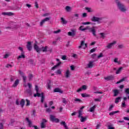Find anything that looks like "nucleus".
Here are the masks:
<instances>
[{"mask_svg": "<svg viewBox=\"0 0 129 129\" xmlns=\"http://www.w3.org/2000/svg\"><path fill=\"white\" fill-rule=\"evenodd\" d=\"M81 96L82 97H90V95L86 93L82 94Z\"/></svg>", "mask_w": 129, "mask_h": 129, "instance_id": "nucleus-28", "label": "nucleus"}, {"mask_svg": "<svg viewBox=\"0 0 129 129\" xmlns=\"http://www.w3.org/2000/svg\"><path fill=\"white\" fill-rule=\"evenodd\" d=\"M53 103H54V102L53 101H51L49 102L48 105H49V106H51V105H53Z\"/></svg>", "mask_w": 129, "mask_h": 129, "instance_id": "nucleus-57", "label": "nucleus"}, {"mask_svg": "<svg viewBox=\"0 0 129 129\" xmlns=\"http://www.w3.org/2000/svg\"><path fill=\"white\" fill-rule=\"evenodd\" d=\"M25 87H27V86H28L29 89L26 90V92H27L28 94H29V95H32V90H31V88H32V84L28 83L27 85H24Z\"/></svg>", "mask_w": 129, "mask_h": 129, "instance_id": "nucleus-7", "label": "nucleus"}, {"mask_svg": "<svg viewBox=\"0 0 129 129\" xmlns=\"http://www.w3.org/2000/svg\"><path fill=\"white\" fill-rule=\"evenodd\" d=\"M66 58H67V56H66V55H62L61 56V59L62 60H66Z\"/></svg>", "mask_w": 129, "mask_h": 129, "instance_id": "nucleus-48", "label": "nucleus"}, {"mask_svg": "<svg viewBox=\"0 0 129 129\" xmlns=\"http://www.w3.org/2000/svg\"><path fill=\"white\" fill-rule=\"evenodd\" d=\"M85 119L86 118L83 117H81V122H84V121H85Z\"/></svg>", "mask_w": 129, "mask_h": 129, "instance_id": "nucleus-43", "label": "nucleus"}, {"mask_svg": "<svg viewBox=\"0 0 129 129\" xmlns=\"http://www.w3.org/2000/svg\"><path fill=\"white\" fill-rule=\"evenodd\" d=\"M9 56H10V54H6L4 55V58H8Z\"/></svg>", "mask_w": 129, "mask_h": 129, "instance_id": "nucleus-59", "label": "nucleus"}, {"mask_svg": "<svg viewBox=\"0 0 129 129\" xmlns=\"http://www.w3.org/2000/svg\"><path fill=\"white\" fill-rule=\"evenodd\" d=\"M60 124H61V125H63L64 127V126L66 127L67 125V124H66V122L65 121H61L60 122Z\"/></svg>", "mask_w": 129, "mask_h": 129, "instance_id": "nucleus-39", "label": "nucleus"}, {"mask_svg": "<svg viewBox=\"0 0 129 129\" xmlns=\"http://www.w3.org/2000/svg\"><path fill=\"white\" fill-rule=\"evenodd\" d=\"M117 112H119L118 111H115L111 112L109 113V115H113V114H115V113H117Z\"/></svg>", "mask_w": 129, "mask_h": 129, "instance_id": "nucleus-37", "label": "nucleus"}, {"mask_svg": "<svg viewBox=\"0 0 129 129\" xmlns=\"http://www.w3.org/2000/svg\"><path fill=\"white\" fill-rule=\"evenodd\" d=\"M108 129H114V127H113V126H111V125H109V126H108Z\"/></svg>", "mask_w": 129, "mask_h": 129, "instance_id": "nucleus-58", "label": "nucleus"}, {"mask_svg": "<svg viewBox=\"0 0 129 129\" xmlns=\"http://www.w3.org/2000/svg\"><path fill=\"white\" fill-rule=\"evenodd\" d=\"M35 8H36V9H38L39 8V5L38 4L37 2H35Z\"/></svg>", "mask_w": 129, "mask_h": 129, "instance_id": "nucleus-50", "label": "nucleus"}, {"mask_svg": "<svg viewBox=\"0 0 129 129\" xmlns=\"http://www.w3.org/2000/svg\"><path fill=\"white\" fill-rule=\"evenodd\" d=\"M124 80H125V78H124L121 79L120 80H119V81L117 82L116 84L121 83V82H123V81H124Z\"/></svg>", "mask_w": 129, "mask_h": 129, "instance_id": "nucleus-34", "label": "nucleus"}, {"mask_svg": "<svg viewBox=\"0 0 129 129\" xmlns=\"http://www.w3.org/2000/svg\"><path fill=\"white\" fill-rule=\"evenodd\" d=\"M46 87L47 89H51V85H50V84H48L46 85Z\"/></svg>", "mask_w": 129, "mask_h": 129, "instance_id": "nucleus-56", "label": "nucleus"}, {"mask_svg": "<svg viewBox=\"0 0 129 129\" xmlns=\"http://www.w3.org/2000/svg\"><path fill=\"white\" fill-rule=\"evenodd\" d=\"M29 79H32L33 78V75H29Z\"/></svg>", "mask_w": 129, "mask_h": 129, "instance_id": "nucleus-64", "label": "nucleus"}, {"mask_svg": "<svg viewBox=\"0 0 129 129\" xmlns=\"http://www.w3.org/2000/svg\"><path fill=\"white\" fill-rule=\"evenodd\" d=\"M72 57H73L74 58H77V54L74 53L73 54Z\"/></svg>", "mask_w": 129, "mask_h": 129, "instance_id": "nucleus-60", "label": "nucleus"}, {"mask_svg": "<svg viewBox=\"0 0 129 129\" xmlns=\"http://www.w3.org/2000/svg\"><path fill=\"white\" fill-rule=\"evenodd\" d=\"M45 122H47V120L45 119H43V122L41 123V128H45L46 127V124Z\"/></svg>", "mask_w": 129, "mask_h": 129, "instance_id": "nucleus-13", "label": "nucleus"}, {"mask_svg": "<svg viewBox=\"0 0 129 129\" xmlns=\"http://www.w3.org/2000/svg\"><path fill=\"white\" fill-rule=\"evenodd\" d=\"M5 120L0 121V129H4V123H5Z\"/></svg>", "mask_w": 129, "mask_h": 129, "instance_id": "nucleus-21", "label": "nucleus"}, {"mask_svg": "<svg viewBox=\"0 0 129 129\" xmlns=\"http://www.w3.org/2000/svg\"><path fill=\"white\" fill-rule=\"evenodd\" d=\"M120 99H121V97H118L116 98L115 100V103H118V102H119V100H120Z\"/></svg>", "mask_w": 129, "mask_h": 129, "instance_id": "nucleus-31", "label": "nucleus"}, {"mask_svg": "<svg viewBox=\"0 0 129 129\" xmlns=\"http://www.w3.org/2000/svg\"><path fill=\"white\" fill-rule=\"evenodd\" d=\"M50 119L51 121H52V122L58 123L59 121V119L56 118V117L53 115H50Z\"/></svg>", "mask_w": 129, "mask_h": 129, "instance_id": "nucleus-5", "label": "nucleus"}, {"mask_svg": "<svg viewBox=\"0 0 129 129\" xmlns=\"http://www.w3.org/2000/svg\"><path fill=\"white\" fill-rule=\"evenodd\" d=\"M65 77L66 78H69L70 77L71 74L70 73V71L67 70L65 74H64Z\"/></svg>", "mask_w": 129, "mask_h": 129, "instance_id": "nucleus-15", "label": "nucleus"}, {"mask_svg": "<svg viewBox=\"0 0 129 129\" xmlns=\"http://www.w3.org/2000/svg\"><path fill=\"white\" fill-rule=\"evenodd\" d=\"M87 89V86L84 85H83L81 88H80L77 91V92H81L82 90H86Z\"/></svg>", "mask_w": 129, "mask_h": 129, "instance_id": "nucleus-8", "label": "nucleus"}, {"mask_svg": "<svg viewBox=\"0 0 129 129\" xmlns=\"http://www.w3.org/2000/svg\"><path fill=\"white\" fill-rule=\"evenodd\" d=\"M54 92H59V93H63V90H61V89L56 88L54 89Z\"/></svg>", "mask_w": 129, "mask_h": 129, "instance_id": "nucleus-20", "label": "nucleus"}, {"mask_svg": "<svg viewBox=\"0 0 129 129\" xmlns=\"http://www.w3.org/2000/svg\"><path fill=\"white\" fill-rule=\"evenodd\" d=\"M24 58H25V55L23 53H22L21 55L18 56V59H24Z\"/></svg>", "mask_w": 129, "mask_h": 129, "instance_id": "nucleus-36", "label": "nucleus"}, {"mask_svg": "<svg viewBox=\"0 0 129 129\" xmlns=\"http://www.w3.org/2000/svg\"><path fill=\"white\" fill-rule=\"evenodd\" d=\"M75 68L74 67V66H71V70L72 71L74 70Z\"/></svg>", "mask_w": 129, "mask_h": 129, "instance_id": "nucleus-63", "label": "nucleus"}, {"mask_svg": "<svg viewBox=\"0 0 129 129\" xmlns=\"http://www.w3.org/2000/svg\"><path fill=\"white\" fill-rule=\"evenodd\" d=\"M91 23L90 22H84L82 23L83 25H90Z\"/></svg>", "mask_w": 129, "mask_h": 129, "instance_id": "nucleus-46", "label": "nucleus"}, {"mask_svg": "<svg viewBox=\"0 0 129 129\" xmlns=\"http://www.w3.org/2000/svg\"><path fill=\"white\" fill-rule=\"evenodd\" d=\"M72 32H68L69 36H75V32H76V30L72 29L71 30Z\"/></svg>", "mask_w": 129, "mask_h": 129, "instance_id": "nucleus-14", "label": "nucleus"}, {"mask_svg": "<svg viewBox=\"0 0 129 129\" xmlns=\"http://www.w3.org/2000/svg\"><path fill=\"white\" fill-rule=\"evenodd\" d=\"M62 70L59 69L56 72V73L57 75H60V74H62Z\"/></svg>", "mask_w": 129, "mask_h": 129, "instance_id": "nucleus-32", "label": "nucleus"}, {"mask_svg": "<svg viewBox=\"0 0 129 129\" xmlns=\"http://www.w3.org/2000/svg\"><path fill=\"white\" fill-rule=\"evenodd\" d=\"M121 70H122V68L121 67V68H119L116 72V74H119V73H120V72L121 71Z\"/></svg>", "mask_w": 129, "mask_h": 129, "instance_id": "nucleus-35", "label": "nucleus"}, {"mask_svg": "<svg viewBox=\"0 0 129 129\" xmlns=\"http://www.w3.org/2000/svg\"><path fill=\"white\" fill-rule=\"evenodd\" d=\"M35 90L36 91V94L34 95V97H41V102L43 103L44 102V99H45V97L44 96V93H39V88H38V86H35Z\"/></svg>", "mask_w": 129, "mask_h": 129, "instance_id": "nucleus-2", "label": "nucleus"}, {"mask_svg": "<svg viewBox=\"0 0 129 129\" xmlns=\"http://www.w3.org/2000/svg\"><path fill=\"white\" fill-rule=\"evenodd\" d=\"M2 15L3 16H14V13H13L12 12H3L2 13Z\"/></svg>", "mask_w": 129, "mask_h": 129, "instance_id": "nucleus-10", "label": "nucleus"}, {"mask_svg": "<svg viewBox=\"0 0 129 129\" xmlns=\"http://www.w3.org/2000/svg\"><path fill=\"white\" fill-rule=\"evenodd\" d=\"M62 102L63 103H64V104H67V101H66V99L63 98L62 99Z\"/></svg>", "mask_w": 129, "mask_h": 129, "instance_id": "nucleus-53", "label": "nucleus"}, {"mask_svg": "<svg viewBox=\"0 0 129 129\" xmlns=\"http://www.w3.org/2000/svg\"><path fill=\"white\" fill-rule=\"evenodd\" d=\"M46 112H51V111H52V110H51L50 108H46Z\"/></svg>", "mask_w": 129, "mask_h": 129, "instance_id": "nucleus-54", "label": "nucleus"}, {"mask_svg": "<svg viewBox=\"0 0 129 129\" xmlns=\"http://www.w3.org/2000/svg\"><path fill=\"white\" fill-rule=\"evenodd\" d=\"M121 106L122 107H125L126 106V104H125V102H124V101L122 102Z\"/></svg>", "mask_w": 129, "mask_h": 129, "instance_id": "nucleus-40", "label": "nucleus"}, {"mask_svg": "<svg viewBox=\"0 0 129 129\" xmlns=\"http://www.w3.org/2000/svg\"><path fill=\"white\" fill-rule=\"evenodd\" d=\"M65 10L66 11V12H71V11H72V8H71V7L70 6H66Z\"/></svg>", "mask_w": 129, "mask_h": 129, "instance_id": "nucleus-23", "label": "nucleus"}, {"mask_svg": "<svg viewBox=\"0 0 129 129\" xmlns=\"http://www.w3.org/2000/svg\"><path fill=\"white\" fill-rule=\"evenodd\" d=\"M90 52H91V53H93V52H95V49H94V48L90 50Z\"/></svg>", "mask_w": 129, "mask_h": 129, "instance_id": "nucleus-61", "label": "nucleus"}, {"mask_svg": "<svg viewBox=\"0 0 129 129\" xmlns=\"http://www.w3.org/2000/svg\"><path fill=\"white\" fill-rule=\"evenodd\" d=\"M114 62H115V63H118V64H119V62L118 61V58H114Z\"/></svg>", "mask_w": 129, "mask_h": 129, "instance_id": "nucleus-42", "label": "nucleus"}, {"mask_svg": "<svg viewBox=\"0 0 129 129\" xmlns=\"http://www.w3.org/2000/svg\"><path fill=\"white\" fill-rule=\"evenodd\" d=\"M114 96H116L118 94V90H114Z\"/></svg>", "mask_w": 129, "mask_h": 129, "instance_id": "nucleus-33", "label": "nucleus"}, {"mask_svg": "<svg viewBox=\"0 0 129 129\" xmlns=\"http://www.w3.org/2000/svg\"><path fill=\"white\" fill-rule=\"evenodd\" d=\"M84 26H81L79 28V30L80 31H85L86 30H89L90 32H92L93 36H96V34H95V32H96V30L97 29V27H93L91 28H89V27H87L86 28H84Z\"/></svg>", "mask_w": 129, "mask_h": 129, "instance_id": "nucleus-1", "label": "nucleus"}, {"mask_svg": "<svg viewBox=\"0 0 129 129\" xmlns=\"http://www.w3.org/2000/svg\"><path fill=\"white\" fill-rule=\"evenodd\" d=\"M60 32H61V30L58 29L57 31H55L53 32L54 34H58V33H60Z\"/></svg>", "mask_w": 129, "mask_h": 129, "instance_id": "nucleus-47", "label": "nucleus"}, {"mask_svg": "<svg viewBox=\"0 0 129 129\" xmlns=\"http://www.w3.org/2000/svg\"><path fill=\"white\" fill-rule=\"evenodd\" d=\"M85 10L86 11H87V12H88V13H91V12H93V10H92V9H91L90 8L86 7L85 8Z\"/></svg>", "mask_w": 129, "mask_h": 129, "instance_id": "nucleus-27", "label": "nucleus"}, {"mask_svg": "<svg viewBox=\"0 0 129 129\" xmlns=\"http://www.w3.org/2000/svg\"><path fill=\"white\" fill-rule=\"evenodd\" d=\"M87 47V44H84V41H82L81 43V45L79 46V48H83V49H85Z\"/></svg>", "mask_w": 129, "mask_h": 129, "instance_id": "nucleus-11", "label": "nucleus"}, {"mask_svg": "<svg viewBox=\"0 0 129 129\" xmlns=\"http://www.w3.org/2000/svg\"><path fill=\"white\" fill-rule=\"evenodd\" d=\"M26 120L28 123L29 126H32V122L30 121V120L29 119V118H26Z\"/></svg>", "mask_w": 129, "mask_h": 129, "instance_id": "nucleus-30", "label": "nucleus"}, {"mask_svg": "<svg viewBox=\"0 0 129 129\" xmlns=\"http://www.w3.org/2000/svg\"><path fill=\"white\" fill-rule=\"evenodd\" d=\"M61 23L63 25H66V24H67V21H66L65 19H64V18H63V17H62L61 18Z\"/></svg>", "mask_w": 129, "mask_h": 129, "instance_id": "nucleus-26", "label": "nucleus"}, {"mask_svg": "<svg viewBox=\"0 0 129 129\" xmlns=\"http://www.w3.org/2000/svg\"><path fill=\"white\" fill-rule=\"evenodd\" d=\"M100 35L101 38H104V37H105V34L104 33H100Z\"/></svg>", "mask_w": 129, "mask_h": 129, "instance_id": "nucleus-45", "label": "nucleus"}, {"mask_svg": "<svg viewBox=\"0 0 129 129\" xmlns=\"http://www.w3.org/2000/svg\"><path fill=\"white\" fill-rule=\"evenodd\" d=\"M114 77L113 76H109L104 78L105 80H113Z\"/></svg>", "mask_w": 129, "mask_h": 129, "instance_id": "nucleus-17", "label": "nucleus"}, {"mask_svg": "<svg viewBox=\"0 0 129 129\" xmlns=\"http://www.w3.org/2000/svg\"><path fill=\"white\" fill-rule=\"evenodd\" d=\"M99 20H100L98 17H94L92 19V22H99Z\"/></svg>", "mask_w": 129, "mask_h": 129, "instance_id": "nucleus-24", "label": "nucleus"}, {"mask_svg": "<svg viewBox=\"0 0 129 129\" xmlns=\"http://www.w3.org/2000/svg\"><path fill=\"white\" fill-rule=\"evenodd\" d=\"M123 119H124V120H129V118L127 117H124Z\"/></svg>", "mask_w": 129, "mask_h": 129, "instance_id": "nucleus-62", "label": "nucleus"}, {"mask_svg": "<svg viewBox=\"0 0 129 129\" xmlns=\"http://www.w3.org/2000/svg\"><path fill=\"white\" fill-rule=\"evenodd\" d=\"M49 20H50V17H47L45 19L42 20L40 22V26H43V25H44L46 22Z\"/></svg>", "mask_w": 129, "mask_h": 129, "instance_id": "nucleus-12", "label": "nucleus"}, {"mask_svg": "<svg viewBox=\"0 0 129 129\" xmlns=\"http://www.w3.org/2000/svg\"><path fill=\"white\" fill-rule=\"evenodd\" d=\"M95 108H96V105H94L93 107L90 108L89 111L90 112H94V110H95Z\"/></svg>", "mask_w": 129, "mask_h": 129, "instance_id": "nucleus-22", "label": "nucleus"}, {"mask_svg": "<svg viewBox=\"0 0 129 129\" xmlns=\"http://www.w3.org/2000/svg\"><path fill=\"white\" fill-rule=\"evenodd\" d=\"M60 64H61V62H59L58 63H57L56 65L54 66L52 68L51 70H55V69H56V68H57L58 66H60Z\"/></svg>", "mask_w": 129, "mask_h": 129, "instance_id": "nucleus-25", "label": "nucleus"}, {"mask_svg": "<svg viewBox=\"0 0 129 129\" xmlns=\"http://www.w3.org/2000/svg\"><path fill=\"white\" fill-rule=\"evenodd\" d=\"M26 106H29V105H30V104H31V102L30 101V100L26 99Z\"/></svg>", "mask_w": 129, "mask_h": 129, "instance_id": "nucleus-38", "label": "nucleus"}, {"mask_svg": "<svg viewBox=\"0 0 129 129\" xmlns=\"http://www.w3.org/2000/svg\"><path fill=\"white\" fill-rule=\"evenodd\" d=\"M34 49L36 51V52H37V53H40L41 51H42V52H47L48 46L39 48V47L38 46V45L35 44L34 45Z\"/></svg>", "mask_w": 129, "mask_h": 129, "instance_id": "nucleus-3", "label": "nucleus"}, {"mask_svg": "<svg viewBox=\"0 0 129 129\" xmlns=\"http://www.w3.org/2000/svg\"><path fill=\"white\" fill-rule=\"evenodd\" d=\"M94 65V63H93V61H90L89 62V64H87V68H92Z\"/></svg>", "mask_w": 129, "mask_h": 129, "instance_id": "nucleus-16", "label": "nucleus"}, {"mask_svg": "<svg viewBox=\"0 0 129 129\" xmlns=\"http://www.w3.org/2000/svg\"><path fill=\"white\" fill-rule=\"evenodd\" d=\"M7 68H12L13 67V66L10 64H8L6 66Z\"/></svg>", "mask_w": 129, "mask_h": 129, "instance_id": "nucleus-52", "label": "nucleus"}, {"mask_svg": "<svg viewBox=\"0 0 129 129\" xmlns=\"http://www.w3.org/2000/svg\"><path fill=\"white\" fill-rule=\"evenodd\" d=\"M125 93H126L127 94H129V89H125Z\"/></svg>", "mask_w": 129, "mask_h": 129, "instance_id": "nucleus-55", "label": "nucleus"}, {"mask_svg": "<svg viewBox=\"0 0 129 129\" xmlns=\"http://www.w3.org/2000/svg\"><path fill=\"white\" fill-rule=\"evenodd\" d=\"M19 83H20V80L18 79L16 80L13 85V87H17V86H18L19 85Z\"/></svg>", "mask_w": 129, "mask_h": 129, "instance_id": "nucleus-19", "label": "nucleus"}, {"mask_svg": "<svg viewBox=\"0 0 129 129\" xmlns=\"http://www.w3.org/2000/svg\"><path fill=\"white\" fill-rule=\"evenodd\" d=\"M27 48L28 50H29V51H31V50H32V44L31 43V42H28L27 43Z\"/></svg>", "mask_w": 129, "mask_h": 129, "instance_id": "nucleus-18", "label": "nucleus"}, {"mask_svg": "<svg viewBox=\"0 0 129 129\" xmlns=\"http://www.w3.org/2000/svg\"><path fill=\"white\" fill-rule=\"evenodd\" d=\"M75 101H76V102H80V101H81V100L78 98H75Z\"/></svg>", "mask_w": 129, "mask_h": 129, "instance_id": "nucleus-49", "label": "nucleus"}, {"mask_svg": "<svg viewBox=\"0 0 129 129\" xmlns=\"http://www.w3.org/2000/svg\"><path fill=\"white\" fill-rule=\"evenodd\" d=\"M79 117H82V111L80 110L79 111Z\"/></svg>", "mask_w": 129, "mask_h": 129, "instance_id": "nucleus-41", "label": "nucleus"}, {"mask_svg": "<svg viewBox=\"0 0 129 129\" xmlns=\"http://www.w3.org/2000/svg\"><path fill=\"white\" fill-rule=\"evenodd\" d=\"M115 44H116V41H113L112 42L108 43L106 46V48L107 49H111Z\"/></svg>", "mask_w": 129, "mask_h": 129, "instance_id": "nucleus-6", "label": "nucleus"}, {"mask_svg": "<svg viewBox=\"0 0 129 129\" xmlns=\"http://www.w3.org/2000/svg\"><path fill=\"white\" fill-rule=\"evenodd\" d=\"M50 13H46L44 14L43 15V16H44V17H48V16H50Z\"/></svg>", "mask_w": 129, "mask_h": 129, "instance_id": "nucleus-51", "label": "nucleus"}, {"mask_svg": "<svg viewBox=\"0 0 129 129\" xmlns=\"http://www.w3.org/2000/svg\"><path fill=\"white\" fill-rule=\"evenodd\" d=\"M102 57H103V54L102 53H101L99 54V55H98L97 58L99 59L100 58H101Z\"/></svg>", "mask_w": 129, "mask_h": 129, "instance_id": "nucleus-44", "label": "nucleus"}, {"mask_svg": "<svg viewBox=\"0 0 129 129\" xmlns=\"http://www.w3.org/2000/svg\"><path fill=\"white\" fill-rule=\"evenodd\" d=\"M117 6L119 8V9L120 10L121 12H125L126 11V9H125V7L119 2L117 3Z\"/></svg>", "mask_w": 129, "mask_h": 129, "instance_id": "nucleus-4", "label": "nucleus"}, {"mask_svg": "<svg viewBox=\"0 0 129 129\" xmlns=\"http://www.w3.org/2000/svg\"><path fill=\"white\" fill-rule=\"evenodd\" d=\"M25 100L22 99L20 102V105H21L22 107H24V106L25 105Z\"/></svg>", "mask_w": 129, "mask_h": 129, "instance_id": "nucleus-29", "label": "nucleus"}, {"mask_svg": "<svg viewBox=\"0 0 129 129\" xmlns=\"http://www.w3.org/2000/svg\"><path fill=\"white\" fill-rule=\"evenodd\" d=\"M19 74H20L21 76L23 77L24 82L26 83V80H27V77L25 76L24 73H23V72H22L21 71H19Z\"/></svg>", "mask_w": 129, "mask_h": 129, "instance_id": "nucleus-9", "label": "nucleus"}]
</instances>
